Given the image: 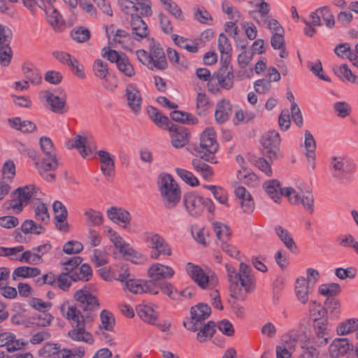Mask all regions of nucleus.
Wrapping results in <instances>:
<instances>
[{
	"mask_svg": "<svg viewBox=\"0 0 358 358\" xmlns=\"http://www.w3.org/2000/svg\"><path fill=\"white\" fill-rule=\"evenodd\" d=\"M39 143L44 158L41 162H36L35 166L44 180L52 182L55 178V175L52 171L59 166L56 150L52 140L47 136L41 137Z\"/></svg>",
	"mask_w": 358,
	"mask_h": 358,
	"instance_id": "nucleus-3",
	"label": "nucleus"
},
{
	"mask_svg": "<svg viewBox=\"0 0 358 358\" xmlns=\"http://www.w3.org/2000/svg\"><path fill=\"white\" fill-rule=\"evenodd\" d=\"M275 231L281 241L289 250L294 251L296 249V245L291 234L286 229L282 227L281 226H278L275 228Z\"/></svg>",
	"mask_w": 358,
	"mask_h": 358,
	"instance_id": "nucleus-44",
	"label": "nucleus"
},
{
	"mask_svg": "<svg viewBox=\"0 0 358 358\" xmlns=\"http://www.w3.org/2000/svg\"><path fill=\"white\" fill-rule=\"evenodd\" d=\"M105 231L110 241L113 243L115 248L117 249L124 257H127L132 262L136 264L137 262L134 258L138 259L141 257V254L136 251L129 243H127L115 231L110 227H105Z\"/></svg>",
	"mask_w": 358,
	"mask_h": 358,
	"instance_id": "nucleus-11",
	"label": "nucleus"
},
{
	"mask_svg": "<svg viewBox=\"0 0 358 358\" xmlns=\"http://www.w3.org/2000/svg\"><path fill=\"white\" fill-rule=\"evenodd\" d=\"M73 298L83 313H91L99 310L100 304L97 297L92 294L87 286L78 289L73 294Z\"/></svg>",
	"mask_w": 358,
	"mask_h": 358,
	"instance_id": "nucleus-12",
	"label": "nucleus"
},
{
	"mask_svg": "<svg viewBox=\"0 0 358 358\" xmlns=\"http://www.w3.org/2000/svg\"><path fill=\"white\" fill-rule=\"evenodd\" d=\"M212 227L217 238L222 241V243L228 241L231 236V231L227 224L220 222H214L212 223Z\"/></svg>",
	"mask_w": 358,
	"mask_h": 358,
	"instance_id": "nucleus-48",
	"label": "nucleus"
},
{
	"mask_svg": "<svg viewBox=\"0 0 358 358\" xmlns=\"http://www.w3.org/2000/svg\"><path fill=\"white\" fill-rule=\"evenodd\" d=\"M218 49L220 52L221 53V57L227 60L231 57V53L232 51L231 45L228 39L224 34H220L218 37Z\"/></svg>",
	"mask_w": 358,
	"mask_h": 358,
	"instance_id": "nucleus-51",
	"label": "nucleus"
},
{
	"mask_svg": "<svg viewBox=\"0 0 358 358\" xmlns=\"http://www.w3.org/2000/svg\"><path fill=\"white\" fill-rule=\"evenodd\" d=\"M113 43L115 45H119L122 48L127 50H132V40L130 35L125 31L118 29L117 30L114 37Z\"/></svg>",
	"mask_w": 358,
	"mask_h": 358,
	"instance_id": "nucleus-41",
	"label": "nucleus"
},
{
	"mask_svg": "<svg viewBox=\"0 0 358 358\" xmlns=\"http://www.w3.org/2000/svg\"><path fill=\"white\" fill-rule=\"evenodd\" d=\"M335 73L343 82L358 85V77L352 73L347 64H343L334 69Z\"/></svg>",
	"mask_w": 358,
	"mask_h": 358,
	"instance_id": "nucleus-42",
	"label": "nucleus"
},
{
	"mask_svg": "<svg viewBox=\"0 0 358 358\" xmlns=\"http://www.w3.org/2000/svg\"><path fill=\"white\" fill-rule=\"evenodd\" d=\"M192 165L194 170L200 173L205 180H210L212 179L213 171L210 166L199 159H194Z\"/></svg>",
	"mask_w": 358,
	"mask_h": 358,
	"instance_id": "nucleus-43",
	"label": "nucleus"
},
{
	"mask_svg": "<svg viewBox=\"0 0 358 358\" xmlns=\"http://www.w3.org/2000/svg\"><path fill=\"white\" fill-rule=\"evenodd\" d=\"M218 147L215 129L213 127L206 128L201 134L200 138L199 152L201 154V157L206 161L215 163L213 161V155L217 151Z\"/></svg>",
	"mask_w": 358,
	"mask_h": 358,
	"instance_id": "nucleus-10",
	"label": "nucleus"
},
{
	"mask_svg": "<svg viewBox=\"0 0 358 358\" xmlns=\"http://www.w3.org/2000/svg\"><path fill=\"white\" fill-rule=\"evenodd\" d=\"M135 13L141 17H150L152 15V2L150 0H141L135 2Z\"/></svg>",
	"mask_w": 358,
	"mask_h": 358,
	"instance_id": "nucleus-52",
	"label": "nucleus"
},
{
	"mask_svg": "<svg viewBox=\"0 0 358 358\" xmlns=\"http://www.w3.org/2000/svg\"><path fill=\"white\" fill-rule=\"evenodd\" d=\"M174 273L175 271L171 266L160 263H154L148 269V276L153 282L154 281L171 278Z\"/></svg>",
	"mask_w": 358,
	"mask_h": 358,
	"instance_id": "nucleus-23",
	"label": "nucleus"
},
{
	"mask_svg": "<svg viewBox=\"0 0 358 358\" xmlns=\"http://www.w3.org/2000/svg\"><path fill=\"white\" fill-rule=\"evenodd\" d=\"M48 24L57 31H62L64 24L62 16L51 4L43 8Z\"/></svg>",
	"mask_w": 358,
	"mask_h": 358,
	"instance_id": "nucleus-29",
	"label": "nucleus"
},
{
	"mask_svg": "<svg viewBox=\"0 0 358 358\" xmlns=\"http://www.w3.org/2000/svg\"><path fill=\"white\" fill-rule=\"evenodd\" d=\"M172 39L178 46L187 50L191 53H195L199 50L197 43L187 38L173 34L172 35Z\"/></svg>",
	"mask_w": 358,
	"mask_h": 358,
	"instance_id": "nucleus-45",
	"label": "nucleus"
},
{
	"mask_svg": "<svg viewBox=\"0 0 358 358\" xmlns=\"http://www.w3.org/2000/svg\"><path fill=\"white\" fill-rule=\"evenodd\" d=\"M352 345L347 338H336L329 346V354L332 358H338L343 356L350 350Z\"/></svg>",
	"mask_w": 358,
	"mask_h": 358,
	"instance_id": "nucleus-33",
	"label": "nucleus"
},
{
	"mask_svg": "<svg viewBox=\"0 0 358 358\" xmlns=\"http://www.w3.org/2000/svg\"><path fill=\"white\" fill-rule=\"evenodd\" d=\"M313 327L317 338L321 339L319 341L320 345H325L328 343V320L327 318L314 319Z\"/></svg>",
	"mask_w": 358,
	"mask_h": 358,
	"instance_id": "nucleus-36",
	"label": "nucleus"
},
{
	"mask_svg": "<svg viewBox=\"0 0 358 358\" xmlns=\"http://www.w3.org/2000/svg\"><path fill=\"white\" fill-rule=\"evenodd\" d=\"M136 55L140 62L151 70H164L168 66L163 48L154 41L150 44V52L141 49L136 50Z\"/></svg>",
	"mask_w": 358,
	"mask_h": 358,
	"instance_id": "nucleus-4",
	"label": "nucleus"
},
{
	"mask_svg": "<svg viewBox=\"0 0 358 358\" xmlns=\"http://www.w3.org/2000/svg\"><path fill=\"white\" fill-rule=\"evenodd\" d=\"M148 113L150 119L160 127L166 128L171 123L169 118L159 113V110L155 107L149 106L148 108Z\"/></svg>",
	"mask_w": 358,
	"mask_h": 358,
	"instance_id": "nucleus-46",
	"label": "nucleus"
},
{
	"mask_svg": "<svg viewBox=\"0 0 358 358\" xmlns=\"http://www.w3.org/2000/svg\"><path fill=\"white\" fill-rule=\"evenodd\" d=\"M92 275V270L87 264H83L79 268V273L72 274L73 281L83 280L87 281Z\"/></svg>",
	"mask_w": 358,
	"mask_h": 358,
	"instance_id": "nucleus-62",
	"label": "nucleus"
},
{
	"mask_svg": "<svg viewBox=\"0 0 358 358\" xmlns=\"http://www.w3.org/2000/svg\"><path fill=\"white\" fill-rule=\"evenodd\" d=\"M211 313L210 307L206 303H199L192 307L190 310L191 317L187 321L183 322V326L189 331L195 332L199 328L201 323L210 316Z\"/></svg>",
	"mask_w": 358,
	"mask_h": 358,
	"instance_id": "nucleus-13",
	"label": "nucleus"
},
{
	"mask_svg": "<svg viewBox=\"0 0 358 358\" xmlns=\"http://www.w3.org/2000/svg\"><path fill=\"white\" fill-rule=\"evenodd\" d=\"M41 96L45 101L47 106L53 113L63 114L68 111L66 106L65 95L59 96L50 91H44L41 93Z\"/></svg>",
	"mask_w": 358,
	"mask_h": 358,
	"instance_id": "nucleus-19",
	"label": "nucleus"
},
{
	"mask_svg": "<svg viewBox=\"0 0 358 358\" xmlns=\"http://www.w3.org/2000/svg\"><path fill=\"white\" fill-rule=\"evenodd\" d=\"M261 143L266 150V155L272 162L280 155V138L279 133L275 130L268 131L262 138Z\"/></svg>",
	"mask_w": 358,
	"mask_h": 358,
	"instance_id": "nucleus-15",
	"label": "nucleus"
},
{
	"mask_svg": "<svg viewBox=\"0 0 358 358\" xmlns=\"http://www.w3.org/2000/svg\"><path fill=\"white\" fill-rule=\"evenodd\" d=\"M24 76L28 81L33 85H38L42 80V76L39 71L33 65L29 64L23 67Z\"/></svg>",
	"mask_w": 358,
	"mask_h": 358,
	"instance_id": "nucleus-47",
	"label": "nucleus"
},
{
	"mask_svg": "<svg viewBox=\"0 0 358 358\" xmlns=\"http://www.w3.org/2000/svg\"><path fill=\"white\" fill-rule=\"evenodd\" d=\"M232 112V106L230 101L223 99L219 101L216 104L215 110V119L219 124H222L227 121Z\"/></svg>",
	"mask_w": 358,
	"mask_h": 358,
	"instance_id": "nucleus-31",
	"label": "nucleus"
},
{
	"mask_svg": "<svg viewBox=\"0 0 358 358\" xmlns=\"http://www.w3.org/2000/svg\"><path fill=\"white\" fill-rule=\"evenodd\" d=\"M203 189H208L212 193L214 198L220 203L229 207L228 192L221 186L212 185H203Z\"/></svg>",
	"mask_w": 358,
	"mask_h": 358,
	"instance_id": "nucleus-39",
	"label": "nucleus"
},
{
	"mask_svg": "<svg viewBox=\"0 0 358 358\" xmlns=\"http://www.w3.org/2000/svg\"><path fill=\"white\" fill-rule=\"evenodd\" d=\"M175 171L177 176L186 184L192 187L197 186L199 184L198 178L192 172L180 168H176Z\"/></svg>",
	"mask_w": 358,
	"mask_h": 358,
	"instance_id": "nucleus-55",
	"label": "nucleus"
},
{
	"mask_svg": "<svg viewBox=\"0 0 358 358\" xmlns=\"http://www.w3.org/2000/svg\"><path fill=\"white\" fill-rule=\"evenodd\" d=\"M100 318L101 322V328L106 331H112L115 324L113 314L106 310H103L101 312Z\"/></svg>",
	"mask_w": 358,
	"mask_h": 358,
	"instance_id": "nucleus-64",
	"label": "nucleus"
},
{
	"mask_svg": "<svg viewBox=\"0 0 358 358\" xmlns=\"http://www.w3.org/2000/svg\"><path fill=\"white\" fill-rule=\"evenodd\" d=\"M358 327V320L355 318H352L347 320L346 321L341 323L337 329V334L338 335H345L350 334Z\"/></svg>",
	"mask_w": 358,
	"mask_h": 358,
	"instance_id": "nucleus-58",
	"label": "nucleus"
},
{
	"mask_svg": "<svg viewBox=\"0 0 358 358\" xmlns=\"http://www.w3.org/2000/svg\"><path fill=\"white\" fill-rule=\"evenodd\" d=\"M170 131L171 143L176 148H180L189 142V133L187 129L182 126H177L170 123L166 127Z\"/></svg>",
	"mask_w": 358,
	"mask_h": 358,
	"instance_id": "nucleus-20",
	"label": "nucleus"
},
{
	"mask_svg": "<svg viewBox=\"0 0 358 358\" xmlns=\"http://www.w3.org/2000/svg\"><path fill=\"white\" fill-rule=\"evenodd\" d=\"M93 71L95 76L104 80L108 74V64L101 59H96L93 64Z\"/></svg>",
	"mask_w": 358,
	"mask_h": 358,
	"instance_id": "nucleus-63",
	"label": "nucleus"
},
{
	"mask_svg": "<svg viewBox=\"0 0 358 358\" xmlns=\"http://www.w3.org/2000/svg\"><path fill=\"white\" fill-rule=\"evenodd\" d=\"M183 202L187 211L192 217L200 216L205 208L212 215L215 210V206L210 199L202 197L194 192L185 194Z\"/></svg>",
	"mask_w": 358,
	"mask_h": 358,
	"instance_id": "nucleus-7",
	"label": "nucleus"
},
{
	"mask_svg": "<svg viewBox=\"0 0 358 358\" xmlns=\"http://www.w3.org/2000/svg\"><path fill=\"white\" fill-rule=\"evenodd\" d=\"M199 326L196 338L199 342H206L213 336L216 327L215 322L209 321L207 323H201Z\"/></svg>",
	"mask_w": 358,
	"mask_h": 358,
	"instance_id": "nucleus-38",
	"label": "nucleus"
},
{
	"mask_svg": "<svg viewBox=\"0 0 358 358\" xmlns=\"http://www.w3.org/2000/svg\"><path fill=\"white\" fill-rule=\"evenodd\" d=\"M25 343L22 340H16L15 336L10 332L0 334V348L6 346L8 351H15L22 348Z\"/></svg>",
	"mask_w": 358,
	"mask_h": 358,
	"instance_id": "nucleus-32",
	"label": "nucleus"
},
{
	"mask_svg": "<svg viewBox=\"0 0 358 358\" xmlns=\"http://www.w3.org/2000/svg\"><path fill=\"white\" fill-rule=\"evenodd\" d=\"M55 220H56V227L61 231H67L69 224L66 222L68 212L65 206L59 201H56L52 204Z\"/></svg>",
	"mask_w": 358,
	"mask_h": 358,
	"instance_id": "nucleus-26",
	"label": "nucleus"
},
{
	"mask_svg": "<svg viewBox=\"0 0 358 358\" xmlns=\"http://www.w3.org/2000/svg\"><path fill=\"white\" fill-rule=\"evenodd\" d=\"M170 115L175 122L188 124H194L197 122V119L194 116L180 110H173Z\"/></svg>",
	"mask_w": 358,
	"mask_h": 358,
	"instance_id": "nucleus-53",
	"label": "nucleus"
},
{
	"mask_svg": "<svg viewBox=\"0 0 358 358\" xmlns=\"http://www.w3.org/2000/svg\"><path fill=\"white\" fill-rule=\"evenodd\" d=\"M234 194L240 200V207L243 213L245 214L252 213L255 209V202L251 194L242 186L236 187Z\"/></svg>",
	"mask_w": 358,
	"mask_h": 358,
	"instance_id": "nucleus-25",
	"label": "nucleus"
},
{
	"mask_svg": "<svg viewBox=\"0 0 358 358\" xmlns=\"http://www.w3.org/2000/svg\"><path fill=\"white\" fill-rule=\"evenodd\" d=\"M280 74L273 66L268 69L265 78L258 79L253 84L255 91L259 94H268L271 87V82H278L280 80Z\"/></svg>",
	"mask_w": 358,
	"mask_h": 358,
	"instance_id": "nucleus-17",
	"label": "nucleus"
},
{
	"mask_svg": "<svg viewBox=\"0 0 358 358\" xmlns=\"http://www.w3.org/2000/svg\"><path fill=\"white\" fill-rule=\"evenodd\" d=\"M72 355L71 350L61 349L57 343H47L39 350L42 358H69Z\"/></svg>",
	"mask_w": 358,
	"mask_h": 358,
	"instance_id": "nucleus-22",
	"label": "nucleus"
},
{
	"mask_svg": "<svg viewBox=\"0 0 358 358\" xmlns=\"http://www.w3.org/2000/svg\"><path fill=\"white\" fill-rule=\"evenodd\" d=\"M108 218L113 222L119 224L128 232L132 230L129 227L131 220V216L129 212L122 208L110 207L106 211Z\"/></svg>",
	"mask_w": 358,
	"mask_h": 358,
	"instance_id": "nucleus-18",
	"label": "nucleus"
},
{
	"mask_svg": "<svg viewBox=\"0 0 358 358\" xmlns=\"http://www.w3.org/2000/svg\"><path fill=\"white\" fill-rule=\"evenodd\" d=\"M318 292L322 296H333L341 292V287L338 283L322 284L318 287Z\"/></svg>",
	"mask_w": 358,
	"mask_h": 358,
	"instance_id": "nucleus-59",
	"label": "nucleus"
},
{
	"mask_svg": "<svg viewBox=\"0 0 358 358\" xmlns=\"http://www.w3.org/2000/svg\"><path fill=\"white\" fill-rule=\"evenodd\" d=\"M61 315L71 324V329L68 331V336L73 341L83 342L92 345L94 338L87 330V327L94 320L91 313H82L76 305H70L69 301L62 303L59 308Z\"/></svg>",
	"mask_w": 358,
	"mask_h": 358,
	"instance_id": "nucleus-1",
	"label": "nucleus"
},
{
	"mask_svg": "<svg viewBox=\"0 0 358 358\" xmlns=\"http://www.w3.org/2000/svg\"><path fill=\"white\" fill-rule=\"evenodd\" d=\"M158 186L165 206L174 208L180 199L181 192L173 178L170 174H161Z\"/></svg>",
	"mask_w": 358,
	"mask_h": 358,
	"instance_id": "nucleus-5",
	"label": "nucleus"
},
{
	"mask_svg": "<svg viewBox=\"0 0 358 358\" xmlns=\"http://www.w3.org/2000/svg\"><path fill=\"white\" fill-rule=\"evenodd\" d=\"M161 3L164 8L176 19L180 21L184 20L183 13L176 2L172 0H163Z\"/></svg>",
	"mask_w": 358,
	"mask_h": 358,
	"instance_id": "nucleus-56",
	"label": "nucleus"
},
{
	"mask_svg": "<svg viewBox=\"0 0 358 358\" xmlns=\"http://www.w3.org/2000/svg\"><path fill=\"white\" fill-rule=\"evenodd\" d=\"M34 218L37 222L47 223L50 216L47 206L43 203H38L34 209Z\"/></svg>",
	"mask_w": 358,
	"mask_h": 358,
	"instance_id": "nucleus-61",
	"label": "nucleus"
},
{
	"mask_svg": "<svg viewBox=\"0 0 358 358\" xmlns=\"http://www.w3.org/2000/svg\"><path fill=\"white\" fill-rule=\"evenodd\" d=\"M101 163V171L107 180H111L115 176V156L105 150L98 152Z\"/></svg>",
	"mask_w": 358,
	"mask_h": 358,
	"instance_id": "nucleus-21",
	"label": "nucleus"
},
{
	"mask_svg": "<svg viewBox=\"0 0 358 358\" xmlns=\"http://www.w3.org/2000/svg\"><path fill=\"white\" fill-rule=\"evenodd\" d=\"M313 287L306 280V278L299 277L296 280L294 291L299 301L306 304L308 301L309 294L312 292Z\"/></svg>",
	"mask_w": 358,
	"mask_h": 358,
	"instance_id": "nucleus-27",
	"label": "nucleus"
},
{
	"mask_svg": "<svg viewBox=\"0 0 358 358\" xmlns=\"http://www.w3.org/2000/svg\"><path fill=\"white\" fill-rule=\"evenodd\" d=\"M43 230V227L32 220H27L21 225V231L24 234H40Z\"/></svg>",
	"mask_w": 358,
	"mask_h": 358,
	"instance_id": "nucleus-60",
	"label": "nucleus"
},
{
	"mask_svg": "<svg viewBox=\"0 0 358 358\" xmlns=\"http://www.w3.org/2000/svg\"><path fill=\"white\" fill-rule=\"evenodd\" d=\"M234 78L232 67H222L216 73L212 75L210 81L208 84L209 90L213 92L215 90L214 85H218L222 89L229 90L234 85ZM216 90H217L218 87Z\"/></svg>",
	"mask_w": 358,
	"mask_h": 358,
	"instance_id": "nucleus-14",
	"label": "nucleus"
},
{
	"mask_svg": "<svg viewBox=\"0 0 358 358\" xmlns=\"http://www.w3.org/2000/svg\"><path fill=\"white\" fill-rule=\"evenodd\" d=\"M84 217L87 225L89 227L100 226L103 222V214L100 211L91 208L85 209Z\"/></svg>",
	"mask_w": 358,
	"mask_h": 358,
	"instance_id": "nucleus-40",
	"label": "nucleus"
},
{
	"mask_svg": "<svg viewBox=\"0 0 358 358\" xmlns=\"http://www.w3.org/2000/svg\"><path fill=\"white\" fill-rule=\"evenodd\" d=\"M124 289L133 294L149 293L156 295L159 293L158 288L152 280L143 281L138 279H129L126 281Z\"/></svg>",
	"mask_w": 358,
	"mask_h": 358,
	"instance_id": "nucleus-16",
	"label": "nucleus"
},
{
	"mask_svg": "<svg viewBox=\"0 0 358 358\" xmlns=\"http://www.w3.org/2000/svg\"><path fill=\"white\" fill-rule=\"evenodd\" d=\"M21 262H26L30 264H39L43 262V259L40 257V255L34 251L33 248L31 250H26L20 255L19 258H16Z\"/></svg>",
	"mask_w": 358,
	"mask_h": 358,
	"instance_id": "nucleus-54",
	"label": "nucleus"
},
{
	"mask_svg": "<svg viewBox=\"0 0 358 358\" xmlns=\"http://www.w3.org/2000/svg\"><path fill=\"white\" fill-rule=\"evenodd\" d=\"M41 194V192L40 189L36 187L34 185H29L18 187L15 191V196L26 204L28 203L29 201L31 198L38 199Z\"/></svg>",
	"mask_w": 358,
	"mask_h": 358,
	"instance_id": "nucleus-35",
	"label": "nucleus"
},
{
	"mask_svg": "<svg viewBox=\"0 0 358 358\" xmlns=\"http://www.w3.org/2000/svg\"><path fill=\"white\" fill-rule=\"evenodd\" d=\"M126 96L129 107L134 113H138L141 110L143 99L140 90L136 84L130 83L127 85Z\"/></svg>",
	"mask_w": 358,
	"mask_h": 358,
	"instance_id": "nucleus-24",
	"label": "nucleus"
},
{
	"mask_svg": "<svg viewBox=\"0 0 358 358\" xmlns=\"http://www.w3.org/2000/svg\"><path fill=\"white\" fill-rule=\"evenodd\" d=\"M136 311L138 315L144 322L155 324L157 321L158 314L154 310V308L147 304H140L136 307Z\"/></svg>",
	"mask_w": 358,
	"mask_h": 358,
	"instance_id": "nucleus-37",
	"label": "nucleus"
},
{
	"mask_svg": "<svg viewBox=\"0 0 358 358\" xmlns=\"http://www.w3.org/2000/svg\"><path fill=\"white\" fill-rule=\"evenodd\" d=\"M70 36L77 43H85L90 38L91 34L85 27H76L71 31Z\"/></svg>",
	"mask_w": 358,
	"mask_h": 358,
	"instance_id": "nucleus-50",
	"label": "nucleus"
},
{
	"mask_svg": "<svg viewBox=\"0 0 358 358\" xmlns=\"http://www.w3.org/2000/svg\"><path fill=\"white\" fill-rule=\"evenodd\" d=\"M117 69L125 76L131 78L135 75V70L129 58L124 55L116 64Z\"/></svg>",
	"mask_w": 358,
	"mask_h": 358,
	"instance_id": "nucleus-57",
	"label": "nucleus"
},
{
	"mask_svg": "<svg viewBox=\"0 0 358 358\" xmlns=\"http://www.w3.org/2000/svg\"><path fill=\"white\" fill-rule=\"evenodd\" d=\"M285 196L287 198L292 205L301 206L310 214L313 213L315 200L313 193L309 189L285 187Z\"/></svg>",
	"mask_w": 358,
	"mask_h": 358,
	"instance_id": "nucleus-9",
	"label": "nucleus"
},
{
	"mask_svg": "<svg viewBox=\"0 0 358 358\" xmlns=\"http://www.w3.org/2000/svg\"><path fill=\"white\" fill-rule=\"evenodd\" d=\"M255 8L257 10L255 11H252L251 13H258L261 16V19L258 20L255 17H253L259 25L264 26L267 22V19L268 18V13L270 11L269 4L264 0H260L259 3H256Z\"/></svg>",
	"mask_w": 358,
	"mask_h": 358,
	"instance_id": "nucleus-49",
	"label": "nucleus"
},
{
	"mask_svg": "<svg viewBox=\"0 0 358 358\" xmlns=\"http://www.w3.org/2000/svg\"><path fill=\"white\" fill-rule=\"evenodd\" d=\"M263 187L268 196L275 203H280L282 196H285V188L280 187V182L277 180L266 181Z\"/></svg>",
	"mask_w": 358,
	"mask_h": 358,
	"instance_id": "nucleus-30",
	"label": "nucleus"
},
{
	"mask_svg": "<svg viewBox=\"0 0 358 358\" xmlns=\"http://www.w3.org/2000/svg\"><path fill=\"white\" fill-rule=\"evenodd\" d=\"M227 277L230 282L231 296L236 298L239 292L243 289L246 293L255 288V280L250 266L245 263H240L238 271L231 264H226Z\"/></svg>",
	"mask_w": 358,
	"mask_h": 358,
	"instance_id": "nucleus-2",
	"label": "nucleus"
},
{
	"mask_svg": "<svg viewBox=\"0 0 358 358\" xmlns=\"http://www.w3.org/2000/svg\"><path fill=\"white\" fill-rule=\"evenodd\" d=\"M142 240L147 246L152 250L150 257L157 259L161 255L171 256L172 249L169 243L159 234L152 231H145L141 235Z\"/></svg>",
	"mask_w": 358,
	"mask_h": 358,
	"instance_id": "nucleus-8",
	"label": "nucleus"
},
{
	"mask_svg": "<svg viewBox=\"0 0 358 358\" xmlns=\"http://www.w3.org/2000/svg\"><path fill=\"white\" fill-rule=\"evenodd\" d=\"M130 26L131 33L137 41L145 38L149 35L150 31L148 25L139 15L131 17Z\"/></svg>",
	"mask_w": 358,
	"mask_h": 358,
	"instance_id": "nucleus-28",
	"label": "nucleus"
},
{
	"mask_svg": "<svg viewBox=\"0 0 358 358\" xmlns=\"http://www.w3.org/2000/svg\"><path fill=\"white\" fill-rule=\"evenodd\" d=\"M191 279L202 289H213L218 282L214 271L204 270L199 266L188 262L185 267Z\"/></svg>",
	"mask_w": 358,
	"mask_h": 358,
	"instance_id": "nucleus-6",
	"label": "nucleus"
},
{
	"mask_svg": "<svg viewBox=\"0 0 358 358\" xmlns=\"http://www.w3.org/2000/svg\"><path fill=\"white\" fill-rule=\"evenodd\" d=\"M87 138L84 135H77L74 138L69 139L66 143L68 149L76 148L80 154L85 157L92 153L90 149L87 148Z\"/></svg>",
	"mask_w": 358,
	"mask_h": 358,
	"instance_id": "nucleus-34",
	"label": "nucleus"
}]
</instances>
